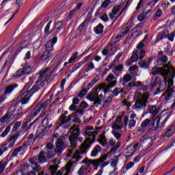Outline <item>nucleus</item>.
I'll list each match as a JSON object with an SVG mask.
<instances>
[{
    "label": "nucleus",
    "instance_id": "obj_25",
    "mask_svg": "<svg viewBox=\"0 0 175 175\" xmlns=\"http://www.w3.org/2000/svg\"><path fill=\"white\" fill-rule=\"evenodd\" d=\"M29 44V41L28 40H23L20 42V46L16 49L15 54L17 55L18 53L23 50V49H26Z\"/></svg>",
    "mask_w": 175,
    "mask_h": 175
},
{
    "label": "nucleus",
    "instance_id": "obj_11",
    "mask_svg": "<svg viewBox=\"0 0 175 175\" xmlns=\"http://www.w3.org/2000/svg\"><path fill=\"white\" fill-rule=\"evenodd\" d=\"M63 139H65V137L64 136H61L57 139L56 142V148H55V151L57 155H59V154H61L62 151H64V150H65L66 148V145L64 144Z\"/></svg>",
    "mask_w": 175,
    "mask_h": 175
},
{
    "label": "nucleus",
    "instance_id": "obj_63",
    "mask_svg": "<svg viewBox=\"0 0 175 175\" xmlns=\"http://www.w3.org/2000/svg\"><path fill=\"white\" fill-rule=\"evenodd\" d=\"M79 107H81V109H87V107H88V104L87 103L83 101L79 105Z\"/></svg>",
    "mask_w": 175,
    "mask_h": 175
},
{
    "label": "nucleus",
    "instance_id": "obj_54",
    "mask_svg": "<svg viewBox=\"0 0 175 175\" xmlns=\"http://www.w3.org/2000/svg\"><path fill=\"white\" fill-rule=\"evenodd\" d=\"M135 125H136V120L131 119L129 123V129H132V128H133V126H135Z\"/></svg>",
    "mask_w": 175,
    "mask_h": 175
},
{
    "label": "nucleus",
    "instance_id": "obj_21",
    "mask_svg": "<svg viewBox=\"0 0 175 175\" xmlns=\"http://www.w3.org/2000/svg\"><path fill=\"white\" fill-rule=\"evenodd\" d=\"M17 87H18V84H17V83H13V84L6 86L4 90L5 95L6 96L8 95H10V94H12L13 92V91H14V89L17 88Z\"/></svg>",
    "mask_w": 175,
    "mask_h": 175
},
{
    "label": "nucleus",
    "instance_id": "obj_13",
    "mask_svg": "<svg viewBox=\"0 0 175 175\" xmlns=\"http://www.w3.org/2000/svg\"><path fill=\"white\" fill-rule=\"evenodd\" d=\"M15 111H8L1 119L0 122L3 124L4 122H10L12 120H14L16 115L14 114Z\"/></svg>",
    "mask_w": 175,
    "mask_h": 175
},
{
    "label": "nucleus",
    "instance_id": "obj_58",
    "mask_svg": "<svg viewBox=\"0 0 175 175\" xmlns=\"http://www.w3.org/2000/svg\"><path fill=\"white\" fill-rule=\"evenodd\" d=\"M76 117V113H72L71 115H69L68 118L66 120V124H68L72 120V118H75Z\"/></svg>",
    "mask_w": 175,
    "mask_h": 175
},
{
    "label": "nucleus",
    "instance_id": "obj_47",
    "mask_svg": "<svg viewBox=\"0 0 175 175\" xmlns=\"http://www.w3.org/2000/svg\"><path fill=\"white\" fill-rule=\"evenodd\" d=\"M59 121L60 122V125H64V124H66V116L62 114L59 118Z\"/></svg>",
    "mask_w": 175,
    "mask_h": 175
},
{
    "label": "nucleus",
    "instance_id": "obj_46",
    "mask_svg": "<svg viewBox=\"0 0 175 175\" xmlns=\"http://www.w3.org/2000/svg\"><path fill=\"white\" fill-rule=\"evenodd\" d=\"M87 92H88V89H82L78 94V97L81 98H81H84V96H85L87 94Z\"/></svg>",
    "mask_w": 175,
    "mask_h": 175
},
{
    "label": "nucleus",
    "instance_id": "obj_17",
    "mask_svg": "<svg viewBox=\"0 0 175 175\" xmlns=\"http://www.w3.org/2000/svg\"><path fill=\"white\" fill-rule=\"evenodd\" d=\"M14 62V56H13V55H9L8 59L5 62L4 65L3 66L2 70H3V69H6V68H8V69H10Z\"/></svg>",
    "mask_w": 175,
    "mask_h": 175
},
{
    "label": "nucleus",
    "instance_id": "obj_37",
    "mask_svg": "<svg viewBox=\"0 0 175 175\" xmlns=\"http://www.w3.org/2000/svg\"><path fill=\"white\" fill-rule=\"evenodd\" d=\"M88 169H90V167L87 166V165H82L81 167V168L78 171V174L79 175H83L84 174V173H85V172H87V170H88Z\"/></svg>",
    "mask_w": 175,
    "mask_h": 175
},
{
    "label": "nucleus",
    "instance_id": "obj_61",
    "mask_svg": "<svg viewBox=\"0 0 175 175\" xmlns=\"http://www.w3.org/2000/svg\"><path fill=\"white\" fill-rule=\"evenodd\" d=\"M36 159H38V158L36 157H30L29 159V163H31V165H36Z\"/></svg>",
    "mask_w": 175,
    "mask_h": 175
},
{
    "label": "nucleus",
    "instance_id": "obj_57",
    "mask_svg": "<svg viewBox=\"0 0 175 175\" xmlns=\"http://www.w3.org/2000/svg\"><path fill=\"white\" fill-rule=\"evenodd\" d=\"M143 5H144V0H139L135 10H139L140 9V8H142L143 6Z\"/></svg>",
    "mask_w": 175,
    "mask_h": 175
},
{
    "label": "nucleus",
    "instance_id": "obj_36",
    "mask_svg": "<svg viewBox=\"0 0 175 175\" xmlns=\"http://www.w3.org/2000/svg\"><path fill=\"white\" fill-rule=\"evenodd\" d=\"M38 161L39 163H42V162H44L46 161V154H44V152L41 151L38 154Z\"/></svg>",
    "mask_w": 175,
    "mask_h": 175
},
{
    "label": "nucleus",
    "instance_id": "obj_3",
    "mask_svg": "<svg viewBox=\"0 0 175 175\" xmlns=\"http://www.w3.org/2000/svg\"><path fill=\"white\" fill-rule=\"evenodd\" d=\"M51 102V100H46L44 103H39L33 109H31L27 114V116L26 118V120L22 125V129H25L27 126H28V124L32 121L42 111V110H45L46 107L49 106V103Z\"/></svg>",
    "mask_w": 175,
    "mask_h": 175
},
{
    "label": "nucleus",
    "instance_id": "obj_55",
    "mask_svg": "<svg viewBox=\"0 0 175 175\" xmlns=\"http://www.w3.org/2000/svg\"><path fill=\"white\" fill-rule=\"evenodd\" d=\"M88 69L85 70L86 73L90 72V70H92V69H95V65H94L93 62H91L88 66Z\"/></svg>",
    "mask_w": 175,
    "mask_h": 175
},
{
    "label": "nucleus",
    "instance_id": "obj_40",
    "mask_svg": "<svg viewBox=\"0 0 175 175\" xmlns=\"http://www.w3.org/2000/svg\"><path fill=\"white\" fill-rule=\"evenodd\" d=\"M58 167H59L58 165H51L49 168V170H51V174H55V172L58 170Z\"/></svg>",
    "mask_w": 175,
    "mask_h": 175
},
{
    "label": "nucleus",
    "instance_id": "obj_42",
    "mask_svg": "<svg viewBox=\"0 0 175 175\" xmlns=\"http://www.w3.org/2000/svg\"><path fill=\"white\" fill-rule=\"evenodd\" d=\"M139 65L144 69H148V68H150V64L147 62V61H141L139 62Z\"/></svg>",
    "mask_w": 175,
    "mask_h": 175
},
{
    "label": "nucleus",
    "instance_id": "obj_50",
    "mask_svg": "<svg viewBox=\"0 0 175 175\" xmlns=\"http://www.w3.org/2000/svg\"><path fill=\"white\" fill-rule=\"evenodd\" d=\"M112 80H116V77H114V75L111 73L105 79V81H107V83H110V81H111Z\"/></svg>",
    "mask_w": 175,
    "mask_h": 175
},
{
    "label": "nucleus",
    "instance_id": "obj_64",
    "mask_svg": "<svg viewBox=\"0 0 175 175\" xmlns=\"http://www.w3.org/2000/svg\"><path fill=\"white\" fill-rule=\"evenodd\" d=\"M119 123H113V125H112V128L113 129H121L122 128V126H120L118 124Z\"/></svg>",
    "mask_w": 175,
    "mask_h": 175
},
{
    "label": "nucleus",
    "instance_id": "obj_38",
    "mask_svg": "<svg viewBox=\"0 0 175 175\" xmlns=\"http://www.w3.org/2000/svg\"><path fill=\"white\" fill-rule=\"evenodd\" d=\"M162 16V10L159 9L157 10L155 14L153 16L152 20L154 21H157V20H158V18H159V17H161Z\"/></svg>",
    "mask_w": 175,
    "mask_h": 175
},
{
    "label": "nucleus",
    "instance_id": "obj_23",
    "mask_svg": "<svg viewBox=\"0 0 175 175\" xmlns=\"http://www.w3.org/2000/svg\"><path fill=\"white\" fill-rule=\"evenodd\" d=\"M29 146V144H28L27 142H25L23 143V146L18 147L17 148H15L14 150V151L12 152L11 157H14L17 155V154H18V152H20L21 151V150H23V148H28V146Z\"/></svg>",
    "mask_w": 175,
    "mask_h": 175
},
{
    "label": "nucleus",
    "instance_id": "obj_34",
    "mask_svg": "<svg viewBox=\"0 0 175 175\" xmlns=\"http://www.w3.org/2000/svg\"><path fill=\"white\" fill-rule=\"evenodd\" d=\"M148 111L150 114H152V116H157V114H158V109H157L156 105H152L149 107Z\"/></svg>",
    "mask_w": 175,
    "mask_h": 175
},
{
    "label": "nucleus",
    "instance_id": "obj_14",
    "mask_svg": "<svg viewBox=\"0 0 175 175\" xmlns=\"http://www.w3.org/2000/svg\"><path fill=\"white\" fill-rule=\"evenodd\" d=\"M106 158L107 156L103 155V157H100L98 159L89 160V161H88V164H86L85 165H87L88 167H90L91 165H93L94 167H98L99 166V165H100V163H103V162L106 161Z\"/></svg>",
    "mask_w": 175,
    "mask_h": 175
},
{
    "label": "nucleus",
    "instance_id": "obj_44",
    "mask_svg": "<svg viewBox=\"0 0 175 175\" xmlns=\"http://www.w3.org/2000/svg\"><path fill=\"white\" fill-rule=\"evenodd\" d=\"M169 36V31L167 30H164L161 33H160V38H159V40H162V39H165Z\"/></svg>",
    "mask_w": 175,
    "mask_h": 175
},
{
    "label": "nucleus",
    "instance_id": "obj_6",
    "mask_svg": "<svg viewBox=\"0 0 175 175\" xmlns=\"http://www.w3.org/2000/svg\"><path fill=\"white\" fill-rule=\"evenodd\" d=\"M79 136H80V129L77 127L72 130V132L68 138L70 146L74 148L77 147V141L80 142L81 143L83 142V137Z\"/></svg>",
    "mask_w": 175,
    "mask_h": 175
},
{
    "label": "nucleus",
    "instance_id": "obj_33",
    "mask_svg": "<svg viewBox=\"0 0 175 175\" xmlns=\"http://www.w3.org/2000/svg\"><path fill=\"white\" fill-rule=\"evenodd\" d=\"M121 38H122L121 35H118L116 37L112 38L109 44H113V46H116V44L118 43L119 40H121Z\"/></svg>",
    "mask_w": 175,
    "mask_h": 175
},
{
    "label": "nucleus",
    "instance_id": "obj_48",
    "mask_svg": "<svg viewBox=\"0 0 175 175\" xmlns=\"http://www.w3.org/2000/svg\"><path fill=\"white\" fill-rule=\"evenodd\" d=\"M79 55L78 52H75V54H73L71 57L69 59L68 64H72V62H73V61H75V59H77V55Z\"/></svg>",
    "mask_w": 175,
    "mask_h": 175
},
{
    "label": "nucleus",
    "instance_id": "obj_56",
    "mask_svg": "<svg viewBox=\"0 0 175 175\" xmlns=\"http://www.w3.org/2000/svg\"><path fill=\"white\" fill-rule=\"evenodd\" d=\"M109 49H111L109 51L110 54L111 55H114L115 53H116L118 50L117 47H115L114 46H110Z\"/></svg>",
    "mask_w": 175,
    "mask_h": 175
},
{
    "label": "nucleus",
    "instance_id": "obj_4",
    "mask_svg": "<svg viewBox=\"0 0 175 175\" xmlns=\"http://www.w3.org/2000/svg\"><path fill=\"white\" fill-rule=\"evenodd\" d=\"M49 120H50V113L45 116L40 125L37 129L36 135H38L37 137H43V136H48L51 133L50 129L53 128V124H49Z\"/></svg>",
    "mask_w": 175,
    "mask_h": 175
},
{
    "label": "nucleus",
    "instance_id": "obj_39",
    "mask_svg": "<svg viewBox=\"0 0 175 175\" xmlns=\"http://www.w3.org/2000/svg\"><path fill=\"white\" fill-rule=\"evenodd\" d=\"M11 126H12V123H10L5 129V131L0 135L1 137H5V136H6L8 135V133H9V132H10V129H11Z\"/></svg>",
    "mask_w": 175,
    "mask_h": 175
},
{
    "label": "nucleus",
    "instance_id": "obj_35",
    "mask_svg": "<svg viewBox=\"0 0 175 175\" xmlns=\"http://www.w3.org/2000/svg\"><path fill=\"white\" fill-rule=\"evenodd\" d=\"M110 47H113V44H110L109 42L106 45V46L102 51L103 55H107V54H109V49H110Z\"/></svg>",
    "mask_w": 175,
    "mask_h": 175
},
{
    "label": "nucleus",
    "instance_id": "obj_41",
    "mask_svg": "<svg viewBox=\"0 0 175 175\" xmlns=\"http://www.w3.org/2000/svg\"><path fill=\"white\" fill-rule=\"evenodd\" d=\"M161 79L159 77H156L153 82L150 83V88H155L157 84H159Z\"/></svg>",
    "mask_w": 175,
    "mask_h": 175
},
{
    "label": "nucleus",
    "instance_id": "obj_19",
    "mask_svg": "<svg viewBox=\"0 0 175 175\" xmlns=\"http://www.w3.org/2000/svg\"><path fill=\"white\" fill-rule=\"evenodd\" d=\"M161 122V118L157 117L151 122V128H150V131H157L158 128H161V126H159V124Z\"/></svg>",
    "mask_w": 175,
    "mask_h": 175
},
{
    "label": "nucleus",
    "instance_id": "obj_9",
    "mask_svg": "<svg viewBox=\"0 0 175 175\" xmlns=\"http://www.w3.org/2000/svg\"><path fill=\"white\" fill-rule=\"evenodd\" d=\"M32 72V67L30 66H25L21 69H18L16 73L12 75V79H20V77L23 76H25V75H31Z\"/></svg>",
    "mask_w": 175,
    "mask_h": 175
},
{
    "label": "nucleus",
    "instance_id": "obj_2",
    "mask_svg": "<svg viewBox=\"0 0 175 175\" xmlns=\"http://www.w3.org/2000/svg\"><path fill=\"white\" fill-rule=\"evenodd\" d=\"M94 127L92 126H87L85 129L83 130L82 134L83 136H88L89 137L85 138L83 143H82V148L83 150L81 152L82 153L87 152L90 148L92 146L93 143H95V139L96 137V135H98V131H94ZM92 138H90L91 137Z\"/></svg>",
    "mask_w": 175,
    "mask_h": 175
},
{
    "label": "nucleus",
    "instance_id": "obj_18",
    "mask_svg": "<svg viewBox=\"0 0 175 175\" xmlns=\"http://www.w3.org/2000/svg\"><path fill=\"white\" fill-rule=\"evenodd\" d=\"M167 79L169 77H165L164 78V81H160L159 88L157 89V94H159L160 92H163L166 90V87H167Z\"/></svg>",
    "mask_w": 175,
    "mask_h": 175
},
{
    "label": "nucleus",
    "instance_id": "obj_52",
    "mask_svg": "<svg viewBox=\"0 0 175 175\" xmlns=\"http://www.w3.org/2000/svg\"><path fill=\"white\" fill-rule=\"evenodd\" d=\"M146 18H147V16H146L144 13H141L137 17V19L139 20V21H143Z\"/></svg>",
    "mask_w": 175,
    "mask_h": 175
},
{
    "label": "nucleus",
    "instance_id": "obj_8",
    "mask_svg": "<svg viewBox=\"0 0 175 175\" xmlns=\"http://www.w3.org/2000/svg\"><path fill=\"white\" fill-rule=\"evenodd\" d=\"M98 88H98V85H96L95 88H94V91L88 95L89 100L91 102H94L93 105L94 106H96V107H98L99 105H102V103H100V100H102L100 98H103V94H100L98 96Z\"/></svg>",
    "mask_w": 175,
    "mask_h": 175
},
{
    "label": "nucleus",
    "instance_id": "obj_16",
    "mask_svg": "<svg viewBox=\"0 0 175 175\" xmlns=\"http://www.w3.org/2000/svg\"><path fill=\"white\" fill-rule=\"evenodd\" d=\"M163 69L165 76H168L170 73H172L174 75L173 77H175V68L173 67V65L170 64V62H169L167 64H165Z\"/></svg>",
    "mask_w": 175,
    "mask_h": 175
},
{
    "label": "nucleus",
    "instance_id": "obj_5",
    "mask_svg": "<svg viewBox=\"0 0 175 175\" xmlns=\"http://www.w3.org/2000/svg\"><path fill=\"white\" fill-rule=\"evenodd\" d=\"M150 96V95L149 92H144L141 96L139 93H135L134 96V99L135 100L134 106L135 107V109H146Z\"/></svg>",
    "mask_w": 175,
    "mask_h": 175
},
{
    "label": "nucleus",
    "instance_id": "obj_51",
    "mask_svg": "<svg viewBox=\"0 0 175 175\" xmlns=\"http://www.w3.org/2000/svg\"><path fill=\"white\" fill-rule=\"evenodd\" d=\"M135 86V83L133 82H130L126 87L124 88V90L126 91H131L132 90V87Z\"/></svg>",
    "mask_w": 175,
    "mask_h": 175
},
{
    "label": "nucleus",
    "instance_id": "obj_60",
    "mask_svg": "<svg viewBox=\"0 0 175 175\" xmlns=\"http://www.w3.org/2000/svg\"><path fill=\"white\" fill-rule=\"evenodd\" d=\"M21 126V122H16L13 127L14 132L16 131L17 129H18V127Z\"/></svg>",
    "mask_w": 175,
    "mask_h": 175
},
{
    "label": "nucleus",
    "instance_id": "obj_7",
    "mask_svg": "<svg viewBox=\"0 0 175 175\" xmlns=\"http://www.w3.org/2000/svg\"><path fill=\"white\" fill-rule=\"evenodd\" d=\"M53 23V21H50L48 24L46 25V26L45 27L44 29V33L46 35V36H49V35H50V33H53V32L55 31V35H57V33H59V32L61 31V29H62L64 27V23H62V21H59L57 22L53 28L52 29H51L50 31V25H51V23Z\"/></svg>",
    "mask_w": 175,
    "mask_h": 175
},
{
    "label": "nucleus",
    "instance_id": "obj_62",
    "mask_svg": "<svg viewBox=\"0 0 175 175\" xmlns=\"http://www.w3.org/2000/svg\"><path fill=\"white\" fill-rule=\"evenodd\" d=\"M33 170H35V172H40V170H42V167H40L39 165V164L36 163V165H34V167H33Z\"/></svg>",
    "mask_w": 175,
    "mask_h": 175
},
{
    "label": "nucleus",
    "instance_id": "obj_12",
    "mask_svg": "<svg viewBox=\"0 0 175 175\" xmlns=\"http://www.w3.org/2000/svg\"><path fill=\"white\" fill-rule=\"evenodd\" d=\"M144 57H146V51L139 49L133 52L131 59L136 62L137 59H143Z\"/></svg>",
    "mask_w": 175,
    "mask_h": 175
},
{
    "label": "nucleus",
    "instance_id": "obj_32",
    "mask_svg": "<svg viewBox=\"0 0 175 175\" xmlns=\"http://www.w3.org/2000/svg\"><path fill=\"white\" fill-rule=\"evenodd\" d=\"M132 80V76L129 74H126L123 77L122 85H126L127 83H129Z\"/></svg>",
    "mask_w": 175,
    "mask_h": 175
},
{
    "label": "nucleus",
    "instance_id": "obj_10",
    "mask_svg": "<svg viewBox=\"0 0 175 175\" xmlns=\"http://www.w3.org/2000/svg\"><path fill=\"white\" fill-rule=\"evenodd\" d=\"M19 136H20V133H18L11 136L10 138L8 139L6 141H5L3 142V144H1L0 145V148H3L4 147H6V146H8V143H10L8 145V148H12V147L14 146L16 140H17V139H18Z\"/></svg>",
    "mask_w": 175,
    "mask_h": 175
},
{
    "label": "nucleus",
    "instance_id": "obj_45",
    "mask_svg": "<svg viewBox=\"0 0 175 175\" xmlns=\"http://www.w3.org/2000/svg\"><path fill=\"white\" fill-rule=\"evenodd\" d=\"M8 163V161H5L4 163L3 161H0V174L5 170V167H6Z\"/></svg>",
    "mask_w": 175,
    "mask_h": 175
},
{
    "label": "nucleus",
    "instance_id": "obj_49",
    "mask_svg": "<svg viewBox=\"0 0 175 175\" xmlns=\"http://www.w3.org/2000/svg\"><path fill=\"white\" fill-rule=\"evenodd\" d=\"M111 133L117 140H120L121 139V133L116 131V130H112Z\"/></svg>",
    "mask_w": 175,
    "mask_h": 175
},
{
    "label": "nucleus",
    "instance_id": "obj_26",
    "mask_svg": "<svg viewBox=\"0 0 175 175\" xmlns=\"http://www.w3.org/2000/svg\"><path fill=\"white\" fill-rule=\"evenodd\" d=\"M53 58V55H51V51H45L43 54L41 55L40 59L42 61H50Z\"/></svg>",
    "mask_w": 175,
    "mask_h": 175
},
{
    "label": "nucleus",
    "instance_id": "obj_28",
    "mask_svg": "<svg viewBox=\"0 0 175 175\" xmlns=\"http://www.w3.org/2000/svg\"><path fill=\"white\" fill-rule=\"evenodd\" d=\"M174 133H175V126H171L168 127V129L165 132V136H166V137H170V136H172V135H174Z\"/></svg>",
    "mask_w": 175,
    "mask_h": 175
},
{
    "label": "nucleus",
    "instance_id": "obj_20",
    "mask_svg": "<svg viewBox=\"0 0 175 175\" xmlns=\"http://www.w3.org/2000/svg\"><path fill=\"white\" fill-rule=\"evenodd\" d=\"M111 1L110 0H105L100 7L97 10V11L95 13V16H99V14H102L103 13V8H107L109 5H110V3Z\"/></svg>",
    "mask_w": 175,
    "mask_h": 175
},
{
    "label": "nucleus",
    "instance_id": "obj_59",
    "mask_svg": "<svg viewBox=\"0 0 175 175\" xmlns=\"http://www.w3.org/2000/svg\"><path fill=\"white\" fill-rule=\"evenodd\" d=\"M129 31H131V27L127 26L124 29L122 30V34L124 36V35H126V33H128V32H129Z\"/></svg>",
    "mask_w": 175,
    "mask_h": 175
},
{
    "label": "nucleus",
    "instance_id": "obj_15",
    "mask_svg": "<svg viewBox=\"0 0 175 175\" xmlns=\"http://www.w3.org/2000/svg\"><path fill=\"white\" fill-rule=\"evenodd\" d=\"M49 70H50V68L47 67L43 71H40L38 72V75H40L39 77H40L42 73H44L42 79H45L46 81L44 82V85H46V84L49 83V80H50V77H51V75L54 73L55 69H53L52 71H50L49 75L46 74L47 73V72H49Z\"/></svg>",
    "mask_w": 175,
    "mask_h": 175
},
{
    "label": "nucleus",
    "instance_id": "obj_53",
    "mask_svg": "<svg viewBox=\"0 0 175 175\" xmlns=\"http://www.w3.org/2000/svg\"><path fill=\"white\" fill-rule=\"evenodd\" d=\"M120 5L114 6L113 8L112 9V12L111 13H112L113 15H116L117 14V13H118V12H120Z\"/></svg>",
    "mask_w": 175,
    "mask_h": 175
},
{
    "label": "nucleus",
    "instance_id": "obj_27",
    "mask_svg": "<svg viewBox=\"0 0 175 175\" xmlns=\"http://www.w3.org/2000/svg\"><path fill=\"white\" fill-rule=\"evenodd\" d=\"M84 148H82V144L81 145V148L79 150H77L75 154L72 156V159H76L77 161H80L83 157L80 156V154H85L86 152H83Z\"/></svg>",
    "mask_w": 175,
    "mask_h": 175
},
{
    "label": "nucleus",
    "instance_id": "obj_43",
    "mask_svg": "<svg viewBox=\"0 0 175 175\" xmlns=\"http://www.w3.org/2000/svg\"><path fill=\"white\" fill-rule=\"evenodd\" d=\"M43 117V115H41L40 116H39L38 118H37L34 121H33L31 123H30L27 126V131H29V129H31V128H32V126H33V125H35V124H36V122H38V121H39V120H40V118Z\"/></svg>",
    "mask_w": 175,
    "mask_h": 175
},
{
    "label": "nucleus",
    "instance_id": "obj_22",
    "mask_svg": "<svg viewBox=\"0 0 175 175\" xmlns=\"http://www.w3.org/2000/svg\"><path fill=\"white\" fill-rule=\"evenodd\" d=\"M152 122V120L150 119H146L143 121V122L141 124V129H138L139 132H144V129L147 128V126H149V131L150 128H151V123Z\"/></svg>",
    "mask_w": 175,
    "mask_h": 175
},
{
    "label": "nucleus",
    "instance_id": "obj_1",
    "mask_svg": "<svg viewBox=\"0 0 175 175\" xmlns=\"http://www.w3.org/2000/svg\"><path fill=\"white\" fill-rule=\"evenodd\" d=\"M43 75L44 72H42L40 77H38V80L36 81L35 85L33 84V81L28 82L23 88L22 92H23L19 102L21 105H27L31 99V96L40 91L43 87H44V83H46V79L43 78Z\"/></svg>",
    "mask_w": 175,
    "mask_h": 175
},
{
    "label": "nucleus",
    "instance_id": "obj_30",
    "mask_svg": "<svg viewBox=\"0 0 175 175\" xmlns=\"http://www.w3.org/2000/svg\"><path fill=\"white\" fill-rule=\"evenodd\" d=\"M103 28H105L103 25L100 23L96 27H94V32L96 33V35H100V33L103 32Z\"/></svg>",
    "mask_w": 175,
    "mask_h": 175
},
{
    "label": "nucleus",
    "instance_id": "obj_31",
    "mask_svg": "<svg viewBox=\"0 0 175 175\" xmlns=\"http://www.w3.org/2000/svg\"><path fill=\"white\" fill-rule=\"evenodd\" d=\"M45 49L47 51L51 52L54 51V45L53 44V42H51V40H49L46 42Z\"/></svg>",
    "mask_w": 175,
    "mask_h": 175
},
{
    "label": "nucleus",
    "instance_id": "obj_29",
    "mask_svg": "<svg viewBox=\"0 0 175 175\" xmlns=\"http://www.w3.org/2000/svg\"><path fill=\"white\" fill-rule=\"evenodd\" d=\"M102 151V148L99 145H96L91 152V157H96L98 152Z\"/></svg>",
    "mask_w": 175,
    "mask_h": 175
},
{
    "label": "nucleus",
    "instance_id": "obj_24",
    "mask_svg": "<svg viewBox=\"0 0 175 175\" xmlns=\"http://www.w3.org/2000/svg\"><path fill=\"white\" fill-rule=\"evenodd\" d=\"M156 62H157V66H163V68L166 62H167V56L163 55L161 57H157V59Z\"/></svg>",
    "mask_w": 175,
    "mask_h": 175
}]
</instances>
